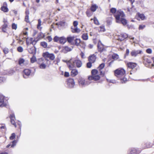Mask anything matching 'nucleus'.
I'll list each match as a JSON object with an SVG mask.
<instances>
[{
    "label": "nucleus",
    "instance_id": "nucleus-7",
    "mask_svg": "<svg viewBox=\"0 0 154 154\" xmlns=\"http://www.w3.org/2000/svg\"><path fill=\"white\" fill-rule=\"evenodd\" d=\"M78 81L79 85L82 87L87 85L90 83V82L88 83L87 82H85V79L82 77L79 78Z\"/></svg>",
    "mask_w": 154,
    "mask_h": 154
},
{
    "label": "nucleus",
    "instance_id": "nucleus-1",
    "mask_svg": "<svg viewBox=\"0 0 154 154\" xmlns=\"http://www.w3.org/2000/svg\"><path fill=\"white\" fill-rule=\"evenodd\" d=\"M125 16V15L123 12L121 10L117 11L116 13L114 15V16L117 23H121L123 25H125L127 23V21L125 18H121L120 17H123Z\"/></svg>",
    "mask_w": 154,
    "mask_h": 154
},
{
    "label": "nucleus",
    "instance_id": "nucleus-27",
    "mask_svg": "<svg viewBox=\"0 0 154 154\" xmlns=\"http://www.w3.org/2000/svg\"><path fill=\"white\" fill-rule=\"evenodd\" d=\"M8 27V24L7 23L4 24L2 26V30L4 32H6L7 30V28Z\"/></svg>",
    "mask_w": 154,
    "mask_h": 154
},
{
    "label": "nucleus",
    "instance_id": "nucleus-39",
    "mask_svg": "<svg viewBox=\"0 0 154 154\" xmlns=\"http://www.w3.org/2000/svg\"><path fill=\"white\" fill-rule=\"evenodd\" d=\"M112 58L114 59H117L118 58L119 56L117 54H115L112 55Z\"/></svg>",
    "mask_w": 154,
    "mask_h": 154
},
{
    "label": "nucleus",
    "instance_id": "nucleus-30",
    "mask_svg": "<svg viewBox=\"0 0 154 154\" xmlns=\"http://www.w3.org/2000/svg\"><path fill=\"white\" fill-rule=\"evenodd\" d=\"M82 38L84 40H87L88 38V36L87 34H83L82 35Z\"/></svg>",
    "mask_w": 154,
    "mask_h": 154
},
{
    "label": "nucleus",
    "instance_id": "nucleus-37",
    "mask_svg": "<svg viewBox=\"0 0 154 154\" xmlns=\"http://www.w3.org/2000/svg\"><path fill=\"white\" fill-rule=\"evenodd\" d=\"M104 66L105 63H102L98 67V68L99 69V70H101L104 67Z\"/></svg>",
    "mask_w": 154,
    "mask_h": 154
},
{
    "label": "nucleus",
    "instance_id": "nucleus-10",
    "mask_svg": "<svg viewBox=\"0 0 154 154\" xmlns=\"http://www.w3.org/2000/svg\"><path fill=\"white\" fill-rule=\"evenodd\" d=\"M140 151L138 148H132L129 149V154H138Z\"/></svg>",
    "mask_w": 154,
    "mask_h": 154
},
{
    "label": "nucleus",
    "instance_id": "nucleus-62",
    "mask_svg": "<svg viewBox=\"0 0 154 154\" xmlns=\"http://www.w3.org/2000/svg\"><path fill=\"white\" fill-rule=\"evenodd\" d=\"M88 46L90 48H93V45L90 44Z\"/></svg>",
    "mask_w": 154,
    "mask_h": 154
},
{
    "label": "nucleus",
    "instance_id": "nucleus-4",
    "mask_svg": "<svg viewBox=\"0 0 154 154\" xmlns=\"http://www.w3.org/2000/svg\"><path fill=\"white\" fill-rule=\"evenodd\" d=\"M98 72V71L96 69H94L92 70L91 73V75L89 76L88 79L89 80H94V81H97L100 79V76L97 75Z\"/></svg>",
    "mask_w": 154,
    "mask_h": 154
},
{
    "label": "nucleus",
    "instance_id": "nucleus-14",
    "mask_svg": "<svg viewBox=\"0 0 154 154\" xmlns=\"http://www.w3.org/2000/svg\"><path fill=\"white\" fill-rule=\"evenodd\" d=\"M142 52V51L140 50H133L131 52L130 54L132 56L136 57L137 54H140Z\"/></svg>",
    "mask_w": 154,
    "mask_h": 154
},
{
    "label": "nucleus",
    "instance_id": "nucleus-2",
    "mask_svg": "<svg viewBox=\"0 0 154 154\" xmlns=\"http://www.w3.org/2000/svg\"><path fill=\"white\" fill-rule=\"evenodd\" d=\"M125 72V70L122 69H117L114 71L115 75L119 78L122 83H125L127 81V78L124 77Z\"/></svg>",
    "mask_w": 154,
    "mask_h": 154
},
{
    "label": "nucleus",
    "instance_id": "nucleus-57",
    "mask_svg": "<svg viewBox=\"0 0 154 154\" xmlns=\"http://www.w3.org/2000/svg\"><path fill=\"white\" fill-rule=\"evenodd\" d=\"M80 55L81 56V57L83 59L85 58V54L82 51L81 52V53L80 54Z\"/></svg>",
    "mask_w": 154,
    "mask_h": 154
},
{
    "label": "nucleus",
    "instance_id": "nucleus-55",
    "mask_svg": "<svg viewBox=\"0 0 154 154\" xmlns=\"http://www.w3.org/2000/svg\"><path fill=\"white\" fill-rule=\"evenodd\" d=\"M146 66L149 68H151L154 66V64H152L151 65H150V64H148L147 66Z\"/></svg>",
    "mask_w": 154,
    "mask_h": 154
},
{
    "label": "nucleus",
    "instance_id": "nucleus-52",
    "mask_svg": "<svg viewBox=\"0 0 154 154\" xmlns=\"http://www.w3.org/2000/svg\"><path fill=\"white\" fill-rule=\"evenodd\" d=\"M107 80L108 82H110V83H116V81L115 80H109L107 79Z\"/></svg>",
    "mask_w": 154,
    "mask_h": 154
},
{
    "label": "nucleus",
    "instance_id": "nucleus-38",
    "mask_svg": "<svg viewBox=\"0 0 154 154\" xmlns=\"http://www.w3.org/2000/svg\"><path fill=\"white\" fill-rule=\"evenodd\" d=\"M99 31L103 32L105 31L104 26H101L100 27Z\"/></svg>",
    "mask_w": 154,
    "mask_h": 154
},
{
    "label": "nucleus",
    "instance_id": "nucleus-45",
    "mask_svg": "<svg viewBox=\"0 0 154 154\" xmlns=\"http://www.w3.org/2000/svg\"><path fill=\"white\" fill-rule=\"evenodd\" d=\"M129 50L128 49H127L126 50V52L124 56V58H125L126 57L129 55Z\"/></svg>",
    "mask_w": 154,
    "mask_h": 154
},
{
    "label": "nucleus",
    "instance_id": "nucleus-15",
    "mask_svg": "<svg viewBox=\"0 0 154 154\" xmlns=\"http://www.w3.org/2000/svg\"><path fill=\"white\" fill-rule=\"evenodd\" d=\"M96 58V56L94 54H93L89 57L88 60L89 61L94 63L95 61Z\"/></svg>",
    "mask_w": 154,
    "mask_h": 154
},
{
    "label": "nucleus",
    "instance_id": "nucleus-50",
    "mask_svg": "<svg viewBox=\"0 0 154 154\" xmlns=\"http://www.w3.org/2000/svg\"><path fill=\"white\" fill-rule=\"evenodd\" d=\"M86 14L87 16L88 17H90L91 15V12L89 11H86Z\"/></svg>",
    "mask_w": 154,
    "mask_h": 154
},
{
    "label": "nucleus",
    "instance_id": "nucleus-34",
    "mask_svg": "<svg viewBox=\"0 0 154 154\" xmlns=\"http://www.w3.org/2000/svg\"><path fill=\"white\" fill-rule=\"evenodd\" d=\"M94 23L97 25H99L100 23L97 18L94 17Z\"/></svg>",
    "mask_w": 154,
    "mask_h": 154
},
{
    "label": "nucleus",
    "instance_id": "nucleus-25",
    "mask_svg": "<svg viewBox=\"0 0 154 154\" xmlns=\"http://www.w3.org/2000/svg\"><path fill=\"white\" fill-rule=\"evenodd\" d=\"M75 38V37L74 36H68L66 38V41H67L69 43H70L73 41Z\"/></svg>",
    "mask_w": 154,
    "mask_h": 154
},
{
    "label": "nucleus",
    "instance_id": "nucleus-51",
    "mask_svg": "<svg viewBox=\"0 0 154 154\" xmlns=\"http://www.w3.org/2000/svg\"><path fill=\"white\" fill-rule=\"evenodd\" d=\"M146 52L148 54H151L152 53V50L150 48H148L146 50Z\"/></svg>",
    "mask_w": 154,
    "mask_h": 154
},
{
    "label": "nucleus",
    "instance_id": "nucleus-33",
    "mask_svg": "<svg viewBox=\"0 0 154 154\" xmlns=\"http://www.w3.org/2000/svg\"><path fill=\"white\" fill-rule=\"evenodd\" d=\"M138 17L142 20H144L145 19V16L143 14H139Z\"/></svg>",
    "mask_w": 154,
    "mask_h": 154
},
{
    "label": "nucleus",
    "instance_id": "nucleus-54",
    "mask_svg": "<svg viewBox=\"0 0 154 154\" xmlns=\"http://www.w3.org/2000/svg\"><path fill=\"white\" fill-rule=\"evenodd\" d=\"M64 76L65 77H68L69 76V72H65L64 73Z\"/></svg>",
    "mask_w": 154,
    "mask_h": 154
},
{
    "label": "nucleus",
    "instance_id": "nucleus-9",
    "mask_svg": "<svg viewBox=\"0 0 154 154\" xmlns=\"http://www.w3.org/2000/svg\"><path fill=\"white\" fill-rule=\"evenodd\" d=\"M43 59L40 58L38 59V63L39 64V67L40 69H44L46 68V65L43 63Z\"/></svg>",
    "mask_w": 154,
    "mask_h": 154
},
{
    "label": "nucleus",
    "instance_id": "nucleus-59",
    "mask_svg": "<svg viewBox=\"0 0 154 154\" xmlns=\"http://www.w3.org/2000/svg\"><path fill=\"white\" fill-rule=\"evenodd\" d=\"M146 61L148 63V64H150L151 63V61L149 59H147L146 60Z\"/></svg>",
    "mask_w": 154,
    "mask_h": 154
},
{
    "label": "nucleus",
    "instance_id": "nucleus-35",
    "mask_svg": "<svg viewBox=\"0 0 154 154\" xmlns=\"http://www.w3.org/2000/svg\"><path fill=\"white\" fill-rule=\"evenodd\" d=\"M30 61L31 63H33L36 61V58L35 56L33 55L32 57L31 58Z\"/></svg>",
    "mask_w": 154,
    "mask_h": 154
},
{
    "label": "nucleus",
    "instance_id": "nucleus-21",
    "mask_svg": "<svg viewBox=\"0 0 154 154\" xmlns=\"http://www.w3.org/2000/svg\"><path fill=\"white\" fill-rule=\"evenodd\" d=\"M71 70L72 71L71 72L70 74L71 76L74 77L78 74V72L77 70L73 69Z\"/></svg>",
    "mask_w": 154,
    "mask_h": 154
},
{
    "label": "nucleus",
    "instance_id": "nucleus-47",
    "mask_svg": "<svg viewBox=\"0 0 154 154\" xmlns=\"http://www.w3.org/2000/svg\"><path fill=\"white\" fill-rule=\"evenodd\" d=\"M12 28L13 29H16L17 28V25L15 24L14 23H13L12 25Z\"/></svg>",
    "mask_w": 154,
    "mask_h": 154
},
{
    "label": "nucleus",
    "instance_id": "nucleus-48",
    "mask_svg": "<svg viewBox=\"0 0 154 154\" xmlns=\"http://www.w3.org/2000/svg\"><path fill=\"white\" fill-rule=\"evenodd\" d=\"M80 46L82 48H85V44L84 42H81Z\"/></svg>",
    "mask_w": 154,
    "mask_h": 154
},
{
    "label": "nucleus",
    "instance_id": "nucleus-5",
    "mask_svg": "<svg viewBox=\"0 0 154 154\" xmlns=\"http://www.w3.org/2000/svg\"><path fill=\"white\" fill-rule=\"evenodd\" d=\"M42 55L45 58H49L51 60H53L55 58V56L53 54L49 53L48 52L43 53Z\"/></svg>",
    "mask_w": 154,
    "mask_h": 154
},
{
    "label": "nucleus",
    "instance_id": "nucleus-22",
    "mask_svg": "<svg viewBox=\"0 0 154 154\" xmlns=\"http://www.w3.org/2000/svg\"><path fill=\"white\" fill-rule=\"evenodd\" d=\"M97 48L98 51L100 52H103L105 50L103 47V45L102 44H101V45H100L99 44H98L97 45Z\"/></svg>",
    "mask_w": 154,
    "mask_h": 154
},
{
    "label": "nucleus",
    "instance_id": "nucleus-13",
    "mask_svg": "<svg viewBox=\"0 0 154 154\" xmlns=\"http://www.w3.org/2000/svg\"><path fill=\"white\" fill-rule=\"evenodd\" d=\"M7 3L5 2L3 3V5L1 8V10L4 12H7L9 11V9L8 8Z\"/></svg>",
    "mask_w": 154,
    "mask_h": 154
},
{
    "label": "nucleus",
    "instance_id": "nucleus-23",
    "mask_svg": "<svg viewBox=\"0 0 154 154\" xmlns=\"http://www.w3.org/2000/svg\"><path fill=\"white\" fill-rule=\"evenodd\" d=\"M28 61L27 60H25L23 59L20 58V65L23 64L24 65L26 66L28 64Z\"/></svg>",
    "mask_w": 154,
    "mask_h": 154
},
{
    "label": "nucleus",
    "instance_id": "nucleus-44",
    "mask_svg": "<svg viewBox=\"0 0 154 154\" xmlns=\"http://www.w3.org/2000/svg\"><path fill=\"white\" fill-rule=\"evenodd\" d=\"M41 23L42 21L40 19H39L38 20V24L37 25V28H39L41 25Z\"/></svg>",
    "mask_w": 154,
    "mask_h": 154
},
{
    "label": "nucleus",
    "instance_id": "nucleus-60",
    "mask_svg": "<svg viewBox=\"0 0 154 154\" xmlns=\"http://www.w3.org/2000/svg\"><path fill=\"white\" fill-rule=\"evenodd\" d=\"M64 22H62V21H61V22H60L59 23V25L61 26H62L63 25H64Z\"/></svg>",
    "mask_w": 154,
    "mask_h": 154
},
{
    "label": "nucleus",
    "instance_id": "nucleus-58",
    "mask_svg": "<svg viewBox=\"0 0 154 154\" xmlns=\"http://www.w3.org/2000/svg\"><path fill=\"white\" fill-rule=\"evenodd\" d=\"M36 42H37V41H35V40H34L33 41H32V42H31L30 44H32L33 45H35Z\"/></svg>",
    "mask_w": 154,
    "mask_h": 154
},
{
    "label": "nucleus",
    "instance_id": "nucleus-24",
    "mask_svg": "<svg viewBox=\"0 0 154 154\" xmlns=\"http://www.w3.org/2000/svg\"><path fill=\"white\" fill-rule=\"evenodd\" d=\"M17 141L16 140H14L11 142V144H9L6 147L8 148L11 146V147H13L15 146L16 145Z\"/></svg>",
    "mask_w": 154,
    "mask_h": 154
},
{
    "label": "nucleus",
    "instance_id": "nucleus-42",
    "mask_svg": "<svg viewBox=\"0 0 154 154\" xmlns=\"http://www.w3.org/2000/svg\"><path fill=\"white\" fill-rule=\"evenodd\" d=\"M92 63L89 61L87 63V67L88 68H90L92 66Z\"/></svg>",
    "mask_w": 154,
    "mask_h": 154
},
{
    "label": "nucleus",
    "instance_id": "nucleus-56",
    "mask_svg": "<svg viewBox=\"0 0 154 154\" xmlns=\"http://www.w3.org/2000/svg\"><path fill=\"white\" fill-rule=\"evenodd\" d=\"M47 39L48 40L49 42H51L52 39V38L51 37V36H48L47 37Z\"/></svg>",
    "mask_w": 154,
    "mask_h": 154
},
{
    "label": "nucleus",
    "instance_id": "nucleus-61",
    "mask_svg": "<svg viewBox=\"0 0 154 154\" xmlns=\"http://www.w3.org/2000/svg\"><path fill=\"white\" fill-rule=\"evenodd\" d=\"M26 15H29V11L28 10H26L25 12Z\"/></svg>",
    "mask_w": 154,
    "mask_h": 154
},
{
    "label": "nucleus",
    "instance_id": "nucleus-26",
    "mask_svg": "<svg viewBox=\"0 0 154 154\" xmlns=\"http://www.w3.org/2000/svg\"><path fill=\"white\" fill-rule=\"evenodd\" d=\"M75 45L77 46H79L81 43L80 39L79 38L75 39Z\"/></svg>",
    "mask_w": 154,
    "mask_h": 154
},
{
    "label": "nucleus",
    "instance_id": "nucleus-53",
    "mask_svg": "<svg viewBox=\"0 0 154 154\" xmlns=\"http://www.w3.org/2000/svg\"><path fill=\"white\" fill-rule=\"evenodd\" d=\"M5 99V97L0 93V100Z\"/></svg>",
    "mask_w": 154,
    "mask_h": 154
},
{
    "label": "nucleus",
    "instance_id": "nucleus-40",
    "mask_svg": "<svg viewBox=\"0 0 154 154\" xmlns=\"http://www.w3.org/2000/svg\"><path fill=\"white\" fill-rule=\"evenodd\" d=\"M60 37L57 36H55L53 40L54 42H57L58 41H59Z\"/></svg>",
    "mask_w": 154,
    "mask_h": 154
},
{
    "label": "nucleus",
    "instance_id": "nucleus-8",
    "mask_svg": "<svg viewBox=\"0 0 154 154\" xmlns=\"http://www.w3.org/2000/svg\"><path fill=\"white\" fill-rule=\"evenodd\" d=\"M31 72V70L29 69H25L23 72V77L24 78H27L30 75V74Z\"/></svg>",
    "mask_w": 154,
    "mask_h": 154
},
{
    "label": "nucleus",
    "instance_id": "nucleus-46",
    "mask_svg": "<svg viewBox=\"0 0 154 154\" xmlns=\"http://www.w3.org/2000/svg\"><path fill=\"white\" fill-rule=\"evenodd\" d=\"M78 23L77 21H75L73 22V27H77V26L78 25Z\"/></svg>",
    "mask_w": 154,
    "mask_h": 154
},
{
    "label": "nucleus",
    "instance_id": "nucleus-3",
    "mask_svg": "<svg viewBox=\"0 0 154 154\" xmlns=\"http://www.w3.org/2000/svg\"><path fill=\"white\" fill-rule=\"evenodd\" d=\"M68 67L70 69H72L75 66L77 68L80 67L82 65V61L79 60H74L71 59L67 63Z\"/></svg>",
    "mask_w": 154,
    "mask_h": 154
},
{
    "label": "nucleus",
    "instance_id": "nucleus-32",
    "mask_svg": "<svg viewBox=\"0 0 154 154\" xmlns=\"http://www.w3.org/2000/svg\"><path fill=\"white\" fill-rule=\"evenodd\" d=\"M110 11L111 13L113 14H115L116 13L117 11H116V9L114 8H112L110 10Z\"/></svg>",
    "mask_w": 154,
    "mask_h": 154
},
{
    "label": "nucleus",
    "instance_id": "nucleus-11",
    "mask_svg": "<svg viewBox=\"0 0 154 154\" xmlns=\"http://www.w3.org/2000/svg\"><path fill=\"white\" fill-rule=\"evenodd\" d=\"M118 38L117 40L119 41H122L124 40L128 37V35L126 33H122L118 35Z\"/></svg>",
    "mask_w": 154,
    "mask_h": 154
},
{
    "label": "nucleus",
    "instance_id": "nucleus-12",
    "mask_svg": "<svg viewBox=\"0 0 154 154\" xmlns=\"http://www.w3.org/2000/svg\"><path fill=\"white\" fill-rule=\"evenodd\" d=\"M10 118V121L11 123L14 125V126L16 127L17 126L16 123L15 122V117L14 113H12L11 114L9 117Z\"/></svg>",
    "mask_w": 154,
    "mask_h": 154
},
{
    "label": "nucleus",
    "instance_id": "nucleus-41",
    "mask_svg": "<svg viewBox=\"0 0 154 154\" xmlns=\"http://www.w3.org/2000/svg\"><path fill=\"white\" fill-rule=\"evenodd\" d=\"M15 137V134L14 133L12 134L11 136L10 137L9 139L11 140L14 139Z\"/></svg>",
    "mask_w": 154,
    "mask_h": 154
},
{
    "label": "nucleus",
    "instance_id": "nucleus-43",
    "mask_svg": "<svg viewBox=\"0 0 154 154\" xmlns=\"http://www.w3.org/2000/svg\"><path fill=\"white\" fill-rule=\"evenodd\" d=\"M146 27L145 25H140L139 27V30H142Z\"/></svg>",
    "mask_w": 154,
    "mask_h": 154
},
{
    "label": "nucleus",
    "instance_id": "nucleus-6",
    "mask_svg": "<svg viewBox=\"0 0 154 154\" xmlns=\"http://www.w3.org/2000/svg\"><path fill=\"white\" fill-rule=\"evenodd\" d=\"M75 85V82L72 79H69L67 80V85L69 88H72L74 87Z\"/></svg>",
    "mask_w": 154,
    "mask_h": 154
},
{
    "label": "nucleus",
    "instance_id": "nucleus-18",
    "mask_svg": "<svg viewBox=\"0 0 154 154\" xmlns=\"http://www.w3.org/2000/svg\"><path fill=\"white\" fill-rule=\"evenodd\" d=\"M36 49L35 47L34 46L28 50V52L30 54H35L36 53Z\"/></svg>",
    "mask_w": 154,
    "mask_h": 154
},
{
    "label": "nucleus",
    "instance_id": "nucleus-49",
    "mask_svg": "<svg viewBox=\"0 0 154 154\" xmlns=\"http://www.w3.org/2000/svg\"><path fill=\"white\" fill-rule=\"evenodd\" d=\"M25 21L28 23L29 22V15H26L25 19Z\"/></svg>",
    "mask_w": 154,
    "mask_h": 154
},
{
    "label": "nucleus",
    "instance_id": "nucleus-28",
    "mask_svg": "<svg viewBox=\"0 0 154 154\" xmlns=\"http://www.w3.org/2000/svg\"><path fill=\"white\" fill-rule=\"evenodd\" d=\"M97 6L96 5H94L91 6V9L93 12H94L97 8Z\"/></svg>",
    "mask_w": 154,
    "mask_h": 154
},
{
    "label": "nucleus",
    "instance_id": "nucleus-17",
    "mask_svg": "<svg viewBox=\"0 0 154 154\" xmlns=\"http://www.w3.org/2000/svg\"><path fill=\"white\" fill-rule=\"evenodd\" d=\"M127 65L128 68L133 69L136 66L137 64L132 62H129L127 63Z\"/></svg>",
    "mask_w": 154,
    "mask_h": 154
},
{
    "label": "nucleus",
    "instance_id": "nucleus-19",
    "mask_svg": "<svg viewBox=\"0 0 154 154\" xmlns=\"http://www.w3.org/2000/svg\"><path fill=\"white\" fill-rule=\"evenodd\" d=\"M7 103V101L5 99L0 100V107H3L6 106Z\"/></svg>",
    "mask_w": 154,
    "mask_h": 154
},
{
    "label": "nucleus",
    "instance_id": "nucleus-36",
    "mask_svg": "<svg viewBox=\"0 0 154 154\" xmlns=\"http://www.w3.org/2000/svg\"><path fill=\"white\" fill-rule=\"evenodd\" d=\"M3 51L5 54H6L9 52V50L8 48H5L3 49Z\"/></svg>",
    "mask_w": 154,
    "mask_h": 154
},
{
    "label": "nucleus",
    "instance_id": "nucleus-29",
    "mask_svg": "<svg viewBox=\"0 0 154 154\" xmlns=\"http://www.w3.org/2000/svg\"><path fill=\"white\" fill-rule=\"evenodd\" d=\"M41 45L45 48L47 47L48 44L47 42H42L40 43Z\"/></svg>",
    "mask_w": 154,
    "mask_h": 154
},
{
    "label": "nucleus",
    "instance_id": "nucleus-16",
    "mask_svg": "<svg viewBox=\"0 0 154 154\" xmlns=\"http://www.w3.org/2000/svg\"><path fill=\"white\" fill-rule=\"evenodd\" d=\"M71 31L73 33H79L80 32V29L78 28L77 27H73L72 26L71 27Z\"/></svg>",
    "mask_w": 154,
    "mask_h": 154
},
{
    "label": "nucleus",
    "instance_id": "nucleus-63",
    "mask_svg": "<svg viewBox=\"0 0 154 154\" xmlns=\"http://www.w3.org/2000/svg\"><path fill=\"white\" fill-rule=\"evenodd\" d=\"M112 23V22L111 21L109 20H107V24H109V25L110 24Z\"/></svg>",
    "mask_w": 154,
    "mask_h": 154
},
{
    "label": "nucleus",
    "instance_id": "nucleus-20",
    "mask_svg": "<svg viewBox=\"0 0 154 154\" xmlns=\"http://www.w3.org/2000/svg\"><path fill=\"white\" fill-rule=\"evenodd\" d=\"M59 43L61 44H64L66 42V39L64 36L60 37Z\"/></svg>",
    "mask_w": 154,
    "mask_h": 154
},
{
    "label": "nucleus",
    "instance_id": "nucleus-31",
    "mask_svg": "<svg viewBox=\"0 0 154 154\" xmlns=\"http://www.w3.org/2000/svg\"><path fill=\"white\" fill-rule=\"evenodd\" d=\"M72 48H71L69 47L68 46H65L64 48V49L67 52L71 51Z\"/></svg>",
    "mask_w": 154,
    "mask_h": 154
},
{
    "label": "nucleus",
    "instance_id": "nucleus-64",
    "mask_svg": "<svg viewBox=\"0 0 154 154\" xmlns=\"http://www.w3.org/2000/svg\"><path fill=\"white\" fill-rule=\"evenodd\" d=\"M0 154H8V153L7 152H4L1 153Z\"/></svg>",
    "mask_w": 154,
    "mask_h": 154
}]
</instances>
